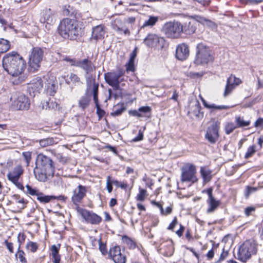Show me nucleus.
<instances>
[{"mask_svg": "<svg viewBox=\"0 0 263 263\" xmlns=\"http://www.w3.org/2000/svg\"><path fill=\"white\" fill-rule=\"evenodd\" d=\"M10 102L11 106L14 110H28L30 107L28 98L21 93L13 94Z\"/></svg>", "mask_w": 263, "mask_h": 263, "instance_id": "nucleus-8", "label": "nucleus"}, {"mask_svg": "<svg viewBox=\"0 0 263 263\" xmlns=\"http://www.w3.org/2000/svg\"><path fill=\"white\" fill-rule=\"evenodd\" d=\"M67 77H69L70 82L75 85H79L81 83L80 78L76 74L70 73L69 74L67 75Z\"/></svg>", "mask_w": 263, "mask_h": 263, "instance_id": "nucleus-39", "label": "nucleus"}, {"mask_svg": "<svg viewBox=\"0 0 263 263\" xmlns=\"http://www.w3.org/2000/svg\"><path fill=\"white\" fill-rule=\"evenodd\" d=\"M26 64L22 57L14 51L5 54L3 58V68L12 77H18L16 82L17 84L24 82L27 78L23 73Z\"/></svg>", "mask_w": 263, "mask_h": 263, "instance_id": "nucleus-1", "label": "nucleus"}, {"mask_svg": "<svg viewBox=\"0 0 263 263\" xmlns=\"http://www.w3.org/2000/svg\"><path fill=\"white\" fill-rule=\"evenodd\" d=\"M96 107L97 108V114L99 117V119H100L102 118L105 114V111L101 109L99 104H96Z\"/></svg>", "mask_w": 263, "mask_h": 263, "instance_id": "nucleus-53", "label": "nucleus"}, {"mask_svg": "<svg viewBox=\"0 0 263 263\" xmlns=\"http://www.w3.org/2000/svg\"><path fill=\"white\" fill-rule=\"evenodd\" d=\"M255 146L252 145L251 146H250L245 154V158L246 159H248L251 157H252L253 154L255 153L256 149H255Z\"/></svg>", "mask_w": 263, "mask_h": 263, "instance_id": "nucleus-44", "label": "nucleus"}, {"mask_svg": "<svg viewBox=\"0 0 263 263\" xmlns=\"http://www.w3.org/2000/svg\"><path fill=\"white\" fill-rule=\"evenodd\" d=\"M55 21V16L50 11V9L46 11L41 19V21L43 23H46L48 25H51Z\"/></svg>", "mask_w": 263, "mask_h": 263, "instance_id": "nucleus-25", "label": "nucleus"}, {"mask_svg": "<svg viewBox=\"0 0 263 263\" xmlns=\"http://www.w3.org/2000/svg\"><path fill=\"white\" fill-rule=\"evenodd\" d=\"M129 114L133 116H136L138 117H149V116L143 115L142 114L140 113L139 111H137L136 110H129L128 112Z\"/></svg>", "mask_w": 263, "mask_h": 263, "instance_id": "nucleus-56", "label": "nucleus"}, {"mask_svg": "<svg viewBox=\"0 0 263 263\" xmlns=\"http://www.w3.org/2000/svg\"><path fill=\"white\" fill-rule=\"evenodd\" d=\"M257 250L258 243L256 240L252 239L247 240L239 247L237 254L238 259L246 262L252 255L256 254Z\"/></svg>", "mask_w": 263, "mask_h": 263, "instance_id": "nucleus-4", "label": "nucleus"}, {"mask_svg": "<svg viewBox=\"0 0 263 263\" xmlns=\"http://www.w3.org/2000/svg\"><path fill=\"white\" fill-rule=\"evenodd\" d=\"M38 245L37 243L29 241L26 245V249L30 250L31 252L34 253L38 249Z\"/></svg>", "mask_w": 263, "mask_h": 263, "instance_id": "nucleus-40", "label": "nucleus"}, {"mask_svg": "<svg viewBox=\"0 0 263 263\" xmlns=\"http://www.w3.org/2000/svg\"><path fill=\"white\" fill-rule=\"evenodd\" d=\"M99 249L100 252L102 253V254L103 255H106L107 253L106 246L105 244L103 243L102 242L101 239H100L99 240Z\"/></svg>", "mask_w": 263, "mask_h": 263, "instance_id": "nucleus-48", "label": "nucleus"}, {"mask_svg": "<svg viewBox=\"0 0 263 263\" xmlns=\"http://www.w3.org/2000/svg\"><path fill=\"white\" fill-rule=\"evenodd\" d=\"M20 248V245H18L17 251L15 254V257L17 259H18L21 263H27V259L25 258V253L23 251L21 250Z\"/></svg>", "mask_w": 263, "mask_h": 263, "instance_id": "nucleus-35", "label": "nucleus"}, {"mask_svg": "<svg viewBox=\"0 0 263 263\" xmlns=\"http://www.w3.org/2000/svg\"><path fill=\"white\" fill-rule=\"evenodd\" d=\"M162 32L168 38H177L183 32V25L178 22H167L163 26Z\"/></svg>", "mask_w": 263, "mask_h": 263, "instance_id": "nucleus-6", "label": "nucleus"}, {"mask_svg": "<svg viewBox=\"0 0 263 263\" xmlns=\"http://www.w3.org/2000/svg\"><path fill=\"white\" fill-rule=\"evenodd\" d=\"M56 158L57 160L62 164H65L69 160V159L66 157L63 156L61 154H57L55 155Z\"/></svg>", "mask_w": 263, "mask_h": 263, "instance_id": "nucleus-51", "label": "nucleus"}, {"mask_svg": "<svg viewBox=\"0 0 263 263\" xmlns=\"http://www.w3.org/2000/svg\"><path fill=\"white\" fill-rule=\"evenodd\" d=\"M39 143L42 147H46L54 144L55 142L53 138H47L40 140Z\"/></svg>", "mask_w": 263, "mask_h": 263, "instance_id": "nucleus-37", "label": "nucleus"}, {"mask_svg": "<svg viewBox=\"0 0 263 263\" xmlns=\"http://www.w3.org/2000/svg\"><path fill=\"white\" fill-rule=\"evenodd\" d=\"M196 29V27L191 22L185 23L183 25V32L187 34H193L195 32Z\"/></svg>", "mask_w": 263, "mask_h": 263, "instance_id": "nucleus-33", "label": "nucleus"}, {"mask_svg": "<svg viewBox=\"0 0 263 263\" xmlns=\"http://www.w3.org/2000/svg\"><path fill=\"white\" fill-rule=\"evenodd\" d=\"M27 193L32 196H36L37 197V195L40 193V191L35 189H33L31 186L27 185L26 186Z\"/></svg>", "mask_w": 263, "mask_h": 263, "instance_id": "nucleus-43", "label": "nucleus"}, {"mask_svg": "<svg viewBox=\"0 0 263 263\" xmlns=\"http://www.w3.org/2000/svg\"><path fill=\"white\" fill-rule=\"evenodd\" d=\"M40 202L46 203L49 202L51 200L55 199V196H48L44 195L43 193L40 192L36 198Z\"/></svg>", "mask_w": 263, "mask_h": 263, "instance_id": "nucleus-30", "label": "nucleus"}, {"mask_svg": "<svg viewBox=\"0 0 263 263\" xmlns=\"http://www.w3.org/2000/svg\"><path fill=\"white\" fill-rule=\"evenodd\" d=\"M58 32L63 38L72 40L81 34L82 28L76 20L66 18L59 24Z\"/></svg>", "mask_w": 263, "mask_h": 263, "instance_id": "nucleus-3", "label": "nucleus"}, {"mask_svg": "<svg viewBox=\"0 0 263 263\" xmlns=\"http://www.w3.org/2000/svg\"><path fill=\"white\" fill-rule=\"evenodd\" d=\"M193 17L197 22H199V23H200L203 25L207 19L204 17L200 16V15H194V16H193Z\"/></svg>", "mask_w": 263, "mask_h": 263, "instance_id": "nucleus-58", "label": "nucleus"}, {"mask_svg": "<svg viewBox=\"0 0 263 263\" xmlns=\"http://www.w3.org/2000/svg\"><path fill=\"white\" fill-rule=\"evenodd\" d=\"M126 109L123 104H117L113 108V111L110 113L112 117H116L121 115Z\"/></svg>", "mask_w": 263, "mask_h": 263, "instance_id": "nucleus-28", "label": "nucleus"}, {"mask_svg": "<svg viewBox=\"0 0 263 263\" xmlns=\"http://www.w3.org/2000/svg\"><path fill=\"white\" fill-rule=\"evenodd\" d=\"M158 18L157 16H150L148 20L145 21L141 27V29L144 28L147 26H153L158 22Z\"/></svg>", "mask_w": 263, "mask_h": 263, "instance_id": "nucleus-34", "label": "nucleus"}, {"mask_svg": "<svg viewBox=\"0 0 263 263\" xmlns=\"http://www.w3.org/2000/svg\"><path fill=\"white\" fill-rule=\"evenodd\" d=\"M87 191V187L81 184L74 189L71 196V201L73 204L78 207L79 204L82 202L83 199L86 197Z\"/></svg>", "mask_w": 263, "mask_h": 263, "instance_id": "nucleus-14", "label": "nucleus"}, {"mask_svg": "<svg viewBox=\"0 0 263 263\" xmlns=\"http://www.w3.org/2000/svg\"><path fill=\"white\" fill-rule=\"evenodd\" d=\"M112 182L115 185H116L117 187H120L121 189H125L127 184L124 182H121L116 180H112Z\"/></svg>", "mask_w": 263, "mask_h": 263, "instance_id": "nucleus-57", "label": "nucleus"}, {"mask_svg": "<svg viewBox=\"0 0 263 263\" xmlns=\"http://www.w3.org/2000/svg\"><path fill=\"white\" fill-rule=\"evenodd\" d=\"M22 155L24 158V160L26 161L27 166H28L30 163V161L31 158V153L29 152H23Z\"/></svg>", "mask_w": 263, "mask_h": 263, "instance_id": "nucleus-52", "label": "nucleus"}, {"mask_svg": "<svg viewBox=\"0 0 263 263\" xmlns=\"http://www.w3.org/2000/svg\"><path fill=\"white\" fill-rule=\"evenodd\" d=\"M134 61H135L129 60L128 62L126 64V69L127 72L135 71Z\"/></svg>", "mask_w": 263, "mask_h": 263, "instance_id": "nucleus-49", "label": "nucleus"}, {"mask_svg": "<svg viewBox=\"0 0 263 263\" xmlns=\"http://www.w3.org/2000/svg\"><path fill=\"white\" fill-rule=\"evenodd\" d=\"M57 104L54 103L50 99L44 102L42 105V108L44 109H50L54 108V106H57Z\"/></svg>", "mask_w": 263, "mask_h": 263, "instance_id": "nucleus-42", "label": "nucleus"}, {"mask_svg": "<svg viewBox=\"0 0 263 263\" xmlns=\"http://www.w3.org/2000/svg\"><path fill=\"white\" fill-rule=\"evenodd\" d=\"M91 101V97L87 93H86L84 96H82L78 102V106L82 109L84 110L89 105Z\"/></svg>", "mask_w": 263, "mask_h": 263, "instance_id": "nucleus-26", "label": "nucleus"}, {"mask_svg": "<svg viewBox=\"0 0 263 263\" xmlns=\"http://www.w3.org/2000/svg\"><path fill=\"white\" fill-rule=\"evenodd\" d=\"M105 33V27L104 25H97L92 28L91 39L98 40L103 39Z\"/></svg>", "mask_w": 263, "mask_h": 263, "instance_id": "nucleus-20", "label": "nucleus"}, {"mask_svg": "<svg viewBox=\"0 0 263 263\" xmlns=\"http://www.w3.org/2000/svg\"><path fill=\"white\" fill-rule=\"evenodd\" d=\"M237 128V125L233 122H228L224 126V130L227 135H230L235 129Z\"/></svg>", "mask_w": 263, "mask_h": 263, "instance_id": "nucleus-36", "label": "nucleus"}, {"mask_svg": "<svg viewBox=\"0 0 263 263\" xmlns=\"http://www.w3.org/2000/svg\"><path fill=\"white\" fill-rule=\"evenodd\" d=\"M109 256L115 263H125L126 260V256L122 254L119 246H115L110 248Z\"/></svg>", "mask_w": 263, "mask_h": 263, "instance_id": "nucleus-17", "label": "nucleus"}, {"mask_svg": "<svg viewBox=\"0 0 263 263\" xmlns=\"http://www.w3.org/2000/svg\"><path fill=\"white\" fill-rule=\"evenodd\" d=\"M196 168L193 164L187 163L181 169V181L194 183L198 181L196 176Z\"/></svg>", "mask_w": 263, "mask_h": 263, "instance_id": "nucleus-10", "label": "nucleus"}, {"mask_svg": "<svg viewBox=\"0 0 263 263\" xmlns=\"http://www.w3.org/2000/svg\"><path fill=\"white\" fill-rule=\"evenodd\" d=\"M190 50L188 46L182 43L178 45L176 49V57L180 61L185 60L189 56Z\"/></svg>", "mask_w": 263, "mask_h": 263, "instance_id": "nucleus-19", "label": "nucleus"}, {"mask_svg": "<svg viewBox=\"0 0 263 263\" xmlns=\"http://www.w3.org/2000/svg\"><path fill=\"white\" fill-rule=\"evenodd\" d=\"M111 26L114 30L118 32H121L124 30L125 27V22L124 18L117 17L111 23Z\"/></svg>", "mask_w": 263, "mask_h": 263, "instance_id": "nucleus-24", "label": "nucleus"}, {"mask_svg": "<svg viewBox=\"0 0 263 263\" xmlns=\"http://www.w3.org/2000/svg\"><path fill=\"white\" fill-rule=\"evenodd\" d=\"M92 96L94 102L96 104H99L98 100L99 84L96 82L95 79H93Z\"/></svg>", "mask_w": 263, "mask_h": 263, "instance_id": "nucleus-31", "label": "nucleus"}, {"mask_svg": "<svg viewBox=\"0 0 263 263\" xmlns=\"http://www.w3.org/2000/svg\"><path fill=\"white\" fill-rule=\"evenodd\" d=\"M241 83L242 81L239 78H236L235 75L231 74L227 80V83L223 93L224 97H226L229 95L235 88Z\"/></svg>", "mask_w": 263, "mask_h": 263, "instance_id": "nucleus-16", "label": "nucleus"}, {"mask_svg": "<svg viewBox=\"0 0 263 263\" xmlns=\"http://www.w3.org/2000/svg\"><path fill=\"white\" fill-rule=\"evenodd\" d=\"M146 196V191L144 189H140L139 193L137 195L136 199L138 201H142Z\"/></svg>", "mask_w": 263, "mask_h": 263, "instance_id": "nucleus-47", "label": "nucleus"}, {"mask_svg": "<svg viewBox=\"0 0 263 263\" xmlns=\"http://www.w3.org/2000/svg\"><path fill=\"white\" fill-rule=\"evenodd\" d=\"M202 193H206L209 196L208 203L209 208L207 209V212L210 213L214 212L220 205L219 200H216L213 196V189L212 187L208 188L202 191Z\"/></svg>", "mask_w": 263, "mask_h": 263, "instance_id": "nucleus-18", "label": "nucleus"}, {"mask_svg": "<svg viewBox=\"0 0 263 263\" xmlns=\"http://www.w3.org/2000/svg\"><path fill=\"white\" fill-rule=\"evenodd\" d=\"M204 26H206L213 30H216L217 28V25L216 23L209 19H206Z\"/></svg>", "mask_w": 263, "mask_h": 263, "instance_id": "nucleus-45", "label": "nucleus"}, {"mask_svg": "<svg viewBox=\"0 0 263 263\" xmlns=\"http://www.w3.org/2000/svg\"><path fill=\"white\" fill-rule=\"evenodd\" d=\"M220 122L214 121L207 127L205 139L211 144H215L219 137V130Z\"/></svg>", "mask_w": 263, "mask_h": 263, "instance_id": "nucleus-11", "label": "nucleus"}, {"mask_svg": "<svg viewBox=\"0 0 263 263\" xmlns=\"http://www.w3.org/2000/svg\"><path fill=\"white\" fill-rule=\"evenodd\" d=\"M165 40L162 37H160L155 34H149L144 40V43L151 47H161L164 45Z\"/></svg>", "mask_w": 263, "mask_h": 263, "instance_id": "nucleus-15", "label": "nucleus"}, {"mask_svg": "<svg viewBox=\"0 0 263 263\" xmlns=\"http://www.w3.org/2000/svg\"><path fill=\"white\" fill-rule=\"evenodd\" d=\"M61 247L60 244L53 245L50 248V255L53 259V263H60L61 256L59 254V250Z\"/></svg>", "mask_w": 263, "mask_h": 263, "instance_id": "nucleus-23", "label": "nucleus"}, {"mask_svg": "<svg viewBox=\"0 0 263 263\" xmlns=\"http://www.w3.org/2000/svg\"><path fill=\"white\" fill-rule=\"evenodd\" d=\"M43 54L44 51L41 48L36 47L32 48L29 60L30 71L34 72L39 69L43 60Z\"/></svg>", "mask_w": 263, "mask_h": 263, "instance_id": "nucleus-7", "label": "nucleus"}, {"mask_svg": "<svg viewBox=\"0 0 263 263\" xmlns=\"http://www.w3.org/2000/svg\"><path fill=\"white\" fill-rule=\"evenodd\" d=\"M65 61L69 62L70 64L72 66L77 67V63H78L79 60L74 59H70L69 58H66L64 59Z\"/></svg>", "mask_w": 263, "mask_h": 263, "instance_id": "nucleus-60", "label": "nucleus"}, {"mask_svg": "<svg viewBox=\"0 0 263 263\" xmlns=\"http://www.w3.org/2000/svg\"><path fill=\"white\" fill-rule=\"evenodd\" d=\"M138 111L141 114L144 113L145 114H150L151 111V108L149 106H142L138 109ZM148 116H150V115H149Z\"/></svg>", "mask_w": 263, "mask_h": 263, "instance_id": "nucleus-55", "label": "nucleus"}, {"mask_svg": "<svg viewBox=\"0 0 263 263\" xmlns=\"http://www.w3.org/2000/svg\"><path fill=\"white\" fill-rule=\"evenodd\" d=\"M177 218L175 217L174 218V219L173 220V221H172V222L169 225L167 229L168 230H173V229H174V228H175V226L177 224Z\"/></svg>", "mask_w": 263, "mask_h": 263, "instance_id": "nucleus-64", "label": "nucleus"}, {"mask_svg": "<svg viewBox=\"0 0 263 263\" xmlns=\"http://www.w3.org/2000/svg\"><path fill=\"white\" fill-rule=\"evenodd\" d=\"M235 124L237 128H241L248 126L250 124V120H245L243 117L240 116H236L235 118Z\"/></svg>", "mask_w": 263, "mask_h": 263, "instance_id": "nucleus-29", "label": "nucleus"}, {"mask_svg": "<svg viewBox=\"0 0 263 263\" xmlns=\"http://www.w3.org/2000/svg\"><path fill=\"white\" fill-rule=\"evenodd\" d=\"M257 190V188L255 187H250L249 186H247L246 187V191L245 195L246 197H248L250 195L255 192H256Z\"/></svg>", "mask_w": 263, "mask_h": 263, "instance_id": "nucleus-54", "label": "nucleus"}, {"mask_svg": "<svg viewBox=\"0 0 263 263\" xmlns=\"http://www.w3.org/2000/svg\"><path fill=\"white\" fill-rule=\"evenodd\" d=\"M200 173L204 182H207L211 180L212 172L210 170H206L202 167L200 168Z\"/></svg>", "mask_w": 263, "mask_h": 263, "instance_id": "nucleus-32", "label": "nucleus"}, {"mask_svg": "<svg viewBox=\"0 0 263 263\" xmlns=\"http://www.w3.org/2000/svg\"><path fill=\"white\" fill-rule=\"evenodd\" d=\"M4 243L10 253H13L14 252L13 243L9 242L8 240H5Z\"/></svg>", "mask_w": 263, "mask_h": 263, "instance_id": "nucleus-59", "label": "nucleus"}, {"mask_svg": "<svg viewBox=\"0 0 263 263\" xmlns=\"http://www.w3.org/2000/svg\"><path fill=\"white\" fill-rule=\"evenodd\" d=\"M123 241L125 243L130 249H134L136 247V244L134 241L126 236L122 238Z\"/></svg>", "mask_w": 263, "mask_h": 263, "instance_id": "nucleus-38", "label": "nucleus"}, {"mask_svg": "<svg viewBox=\"0 0 263 263\" xmlns=\"http://www.w3.org/2000/svg\"><path fill=\"white\" fill-rule=\"evenodd\" d=\"M33 172L38 180L45 182L48 177L53 176L55 166L53 161L50 157L40 154L37 156Z\"/></svg>", "mask_w": 263, "mask_h": 263, "instance_id": "nucleus-2", "label": "nucleus"}, {"mask_svg": "<svg viewBox=\"0 0 263 263\" xmlns=\"http://www.w3.org/2000/svg\"><path fill=\"white\" fill-rule=\"evenodd\" d=\"M13 199L16 201L17 203L24 204L25 200L24 198H20V196L18 195H14L13 196Z\"/></svg>", "mask_w": 263, "mask_h": 263, "instance_id": "nucleus-63", "label": "nucleus"}, {"mask_svg": "<svg viewBox=\"0 0 263 263\" xmlns=\"http://www.w3.org/2000/svg\"><path fill=\"white\" fill-rule=\"evenodd\" d=\"M111 179V177L110 176H107L106 179V189L108 193H111L112 191V184H114Z\"/></svg>", "mask_w": 263, "mask_h": 263, "instance_id": "nucleus-46", "label": "nucleus"}, {"mask_svg": "<svg viewBox=\"0 0 263 263\" xmlns=\"http://www.w3.org/2000/svg\"><path fill=\"white\" fill-rule=\"evenodd\" d=\"M24 170L21 165H18L14 167L13 169L9 172L7 174V178L9 180L11 181L19 189L23 190L24 187L18 180L21 176L23 174Z\"/></svg>", "mask_w": 263, "mask_h": 263, "instance_id": "nucleus-13", "label": "nucleus"}, {"mask_svg": "<svg viewBox=\"0 0 263 263\" xmlns=\"http://www.w3.org/2000/svg\"><path fill=\"white\" fill-rule=\"evenodd\" d=\"M197 50L196 57L194 61L195 64L197 65L205 64L213 61L211 50L203 44H198Z\"/></svg>", "mask_w": 263, "mask_h": 263, "instance_id": "nucleus-5", "label": "nucleus"}, {"mask_svg": "<svg viewBox=\"0 0 263 263\" xmlns=\"http://www.w3.org/2000/svg\"><path fill=\"white\" fill-rule=\"evenodd\" d=\"M77 210L87 223L97 225L102 221V217L92 211L81 208L79 206L77 208Z\"/></svg>", "mask_w": 263, "mask_h": 263, "instance_id": "nucleus-12", "label": "nucleus"}, {"mask_svg": "<svg viewBox=\"0 0 263 263\" xmlns=\"http://www.w3.org/2000/svg\"><path fill=\"white\" fill-rule=\"evenodd\" d=\"M28 85V89L32 90L33 92H39L43 87V82L40 77H37L33 79Z\"/></svg>", "mask_w": 263, "mask_h": 263, "instance_id": "nucleus-21", "label": "nucleus"}, {"mask_svg": "<svg viewBox=\"0 0 263 263\" xmlns=\"http://www.w3.org/2000/svg\"><path fill=\"white\" fill-rule=\"evenodd\" d=\"M77 67L82 69L87 74L93 71V64L88 59H84L82 60H79Z\"/></svg>", "mask_w": 263, "mask_h": 263, "instance_id": "nucleus-22", "label": "nucleus"}, {"mask_svg": "<svg viewBox=\"0 0 263 263\" xmlns=\"http://www.w3.org/2000/svg\"><path fill=\"white\" fill-rule=\"evenodd\" d=\"M125 70L123 68H118L116 71L107 72L104 75V79L106 82L114 89L118 90L120 88V79L125 74Z\"/></svg>", "mask_w": 263, "mask_h": 263, "instance_id": "nucleus-9", "label": "nucleus"}, {"mask_svg": "<svg viewBox=\"0 0 263 263\" xmlns=\"http://www.w3.org/2000/svg\"><path fill=\"white\" fill-rule=\"evenodd\" d=\"M200 98L203 103V105L206 108L217 110L227 109L229 108V106L226 105H216L214 104H209L202 97L200 96Z\"/></svg>", "mask_w": 263, "mask_h": 263, "instance_id": "nucleus-27", "label": "nucleus"}, {"mask_svg": "<svg viewBox=\"0 0 263 263\" xmlns=\"http://www.w3.org/2000/svg\"><path fill=\"white\" fill-rule=\"evenodd\" d=\"M47 92L49 94L50 96H54V93L56 92V86L54 84L52 83L50 85L48 86L47 88Z\"/></svg>", "mask_w": 263, "mask_h": 263, "instance_id": "nucleus-50", "label": "nucleus"}, {"mask_svg": "<svg viewBox=\"0 0 263 263\" xmlns=\"http://www.w3.org/2000/svg\"><path fill=\"white\" fill-rule=\"evenodd\" d=\"M26 236L23 233H20L17 236V241L20 246L24 241Z\"/></svg>", "mask_w": 263, "mask_h": 263, "instance_id": "nucleus-62", "label": "nucleus"}, {"mask_svg": "<svg viewBox=\"0 0 263 263\" xmlns=\"http://www.w3.org/2000/svg\"><path fill=\"white\" fill-rule=\"evenodd\" d=\"M200 104L199 101H197L194 106V110H193V114L196 117L198 118L200 117V116L203 117V113L200 112Z\"/></svg>", "mask_w": 263, "mask_h": 263, "instance_id": "nucleus-41", "label": "nucleus"}, {"mask_svg": "<svg viewBox=\"0 0 263 263\" xmlns=\"http://www.w3.org/2000/svg\"><path fill=\"white\" fill-rule=\"evenodd\" d=\"M255 208L253 206H248L245 210V213L247 216H249L251 214V213L254 212Z\"/></svg>", "mask_w": 263, "mask_h": 263, "instance_id": "nucleus-61", "label": "nucleus"}]
</instances>
